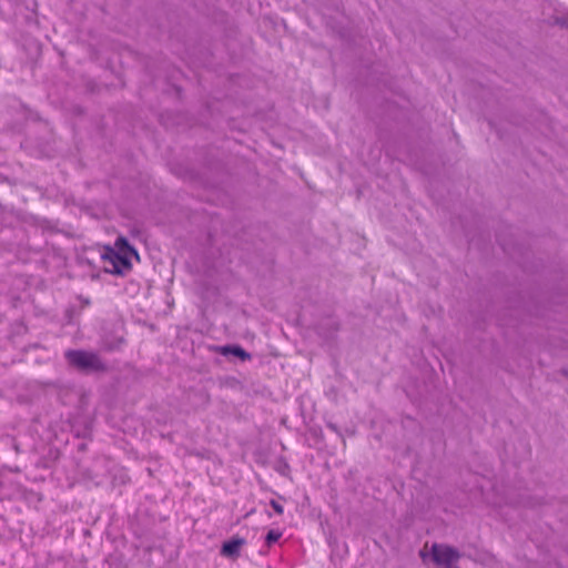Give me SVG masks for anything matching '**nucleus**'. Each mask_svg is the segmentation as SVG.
Returning <instances> with one entry per match:
<instances>
[{"instance_id":"5","label":"nucleus","mask_w":568,"mask_h":568,"mask_svg":"<svg viewBox=\"0 0 568 568\" xmlns=\"http://www.w3.org/2000/svg\"><path fill=\"white\" fill-rule=\"evenodd\" d=\"M219 351L220 354L223 356L233 355L240 358L242 362L250 361L252 358L248 352H246L242 346L236 344L221 346Z\"/></svg>"},{"instance_id":"4","label":"nucleus","mask_w":568,"mask_h":568,"mask_svg":"<svg viewBox=\"0 0 568 568\" xmlns=\"http://www.w3.org/2000/svg\"><path fill=\"white\" fill-rule=\"evenodd\" d=\"M246 544L243 537L234 536L222 544L220 554L230 559H236L241 555V548Z\"/></svg>"},{"instance_id":"11","label":"nucleus","mask_w":568,"mask_h":568,"mask_svg":"<svg viewBox=\"0 0 568 568\" xmlns=\"http://www.w3.org/2000/svg\"><path fill=\"white\" fill-rule=\"evenodd\" d=\"M6 468H7L8 470H10V471H13V473H18V471H20L19 467H17V466H16V467H6Z\"/></svg>"},{"instance_id":"10","label":"nucleus","mask_w":568,"mask_h":568,"mask_svg":"<svg viewBox=\"0 0 568 568\" xmlns=\"http://www.w3.org/2000/svg\"><path fill=\"white\" fill-rule=\"evenodd\" d=\"M327 427H328L331 430L335 432V433L337 432V427H336V425H335V424H333V423H327Z\"/></svg>"},{"instance_id":"6","label":"nucleus","mask_w":568,"mask_h":568,"mask_svg":"<svg viewBox=\"0 0 568 568\" xmlns=\"http://www.w3.org/2000/svg\"><path fill=\"white\" fill-rule=\"evenodd\" d=\"M282 536V532L271 529L265 536V544L267 547H271L274 542H276Z\"/></svg>"},{"instance_id":"9","label":"nucleus","mask_w":568,"mask_h":568,"mask_svg":"<svg viewBox=\"0 0 568 568\" xmlns=\"http://www.w3.org/2000/svg\"><path fill=\"white\" fill-rule=\"evenodd\" d=\"M557 22L568 29V18H560L557 20Z\"/></svg>"},{"instance_id":"7","label":"nucleus","mask_w":568,"mask_h":568,"mask_svg":"<svg viewBox=\"0 0 568 568\" xmlns=\"http://www.w3.org/2000/svg\"><path fill=\"white\" fill-rule=\"evenodd\" d=\"M270 505L276 514L282 515L284 513L283 506L275 499H271Z\"/></svg>"},{"instance_id":"2","label":"nucleus","mask_w":568,"mask_h":568,"mask_svg":"<svg viewBox=\"0 0 568 568\" xmlns=\"http://www.w3.org/2000/svg\"><path fill=\"white\" fill-rule=\"evenodd\" d=\"M432 559L438 567L448 568L460 559L462 554L453 546L446 544H433L430 548Z\"/></svg>"},{"instance_id":"13","label":"nucleus","mask_w":568,"mask_h":568,"mask_svg":"<svg viewBox=\"0 0 568 568\" xmlns=\"http://www.w3.org/2000/svg\"><path fill=\"white\" fill-rule=\"evenodd\" d=\"M83 304L89 305L90 301L88 298L83 300Z\"/></svg>"},{"instance_id":"1","label":"nucleus","mask_w":568,"mask_h":568,"mask_svg":"<svg viewBox=\"0 0 568 568\" xmlns=\"http://www.w3.org/2000/svg\"><path fill=\"white\" fill-rule=\"evenodd\" d=\"M64 358L70 366L82 373H97L104 372L106 369V366L100 356L93 352L84 349H68L64 353Z\"/></svg>"},{"instance_id":"14","label":"nucleus","mask_w":568,"mask_h":568,"mask_svg":"<svg viewBox=\"0 0 568 568\" xmlns=\"http://www.w3.org/2000/svg\"><path fill=\"white\" fill-rule=\"evenodd\" d=\"M283 467H284V468H288V464H287V463H284V464H283Z\"/></svg>"},{"instance_id":"12","label":"nucleus","mask_w":568,"mask_h":568,"mask_svg":"<svg viewBox=\"0 0 568 568\" xmlns=\"http://www.w3.org/2000/svg\"><path fill=\"white\" fill-rule=\"evenodd\" d=\"M419 556H420L423 559H425L426 554L422 550V551L419 552Z\"/></svg>"},{"instance_id":"8","label":"nucleus","mask_w":568,"mask_h":568,"mask_svg":"<svg viewBox=\"0 0 568 568\" xmlns=\"http://www.w3.org/2000/svg\"><path fill=\"white\" fill-rule=\"evenodd\" d=\"M116 244H119V245L123 244V245H125V246H126L131 252H133V253H135V254H136L135 250H134L132 246H130V245H129L128 241H126L124 237H120V239L116 241Z\"/></svg>"},{"instance_id":"3","label":"nucleus","mask_w":568,"mask_h":568,"mask_svg":"<svg viewBox=\"0 0 568 568\" xmlns=\"http://www.w3.org/2000/svg\"><path fill=\"white\" fill-rule=\"evenodd\" d=\"M102 257L111 265V267H105V272L108 273L123 275L126 271L131 270L132 265L130 260L125 255H122L110 247L105 251Z\"/></svg>"}]
</instances>
